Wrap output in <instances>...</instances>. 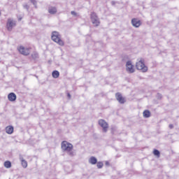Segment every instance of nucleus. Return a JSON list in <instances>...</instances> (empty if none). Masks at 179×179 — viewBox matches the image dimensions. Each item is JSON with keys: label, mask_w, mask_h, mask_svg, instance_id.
Instances as JSON below:
<instances>
[{"label": "nucleus", "mask_w": 179, "mask_h": 179, "mask_svg": "<svg viewBox=\"0 0 179 179\" xmlns=\"http://www.w3.org/2000/svg\"><path fill=\"white\" fill-rule=\"evenodd\" d=\"M136 67L138 71H141L142 72H148V66L145 65V60L143 59H141L136 64Z\"/></svg>", "instance_id": "2"}, {"label": "nucleus", "mask_w": 179, "mask_h": 179, "mask_svg": "<svg viewBox=\"0 0 179 179\" xmlns=\"http://www.w3.org/2000/svg\"><path fill=\"white\" fill-rule=\"evenodd\" d=\"M51 39L52 40V41H54L55 43H57V44H58L59 45H61L62 47L64 46L65 44L64 43V41L61 39V34H59V32L57 31H53L52 32Z\"/></svg>", "instance_id": "1"}, {"label": "nucleus", "mask_w": 179, "mask_h": 179, "mask_svg": "<svg viewBox=\"0 0 179 179\" xmlns=\"http://www.w3.org/2000/svg\"><path fill=\"white\" fill-rule=\"evenodd\" d=\"M29 1L31 3H32L34 6L35 8L37 9V1L36 0H29Z\"/></svg>", "instance_id": "22"}, {"label": "nucleus", "mask_w": 179, "mask_h": 179, "mask_svg": "<svg viewBox=\"0 0 179 179\" xmlns=\"http://www.w3.org/2000/svg\"><path fill=\"white\" fill-rule=\"evenodd\" d=\"M143 115L144 118H149V117H150V111L148 110H144Z\"/></svg>", "instance_id": "16"}, {"label": "nucleus", "mask_w": 179, "mask_h": 179, "mask_svg": "<svg viewBox=\"0 0 179 179\" xmlns=\"http://www.w3.org/2000/svg\"><path fill=\"white\" fill-rule=\"evenodd\" d=\"M115 98L120 104H124L126 101L125 98H124L122 94L120 92L115 94Z\"/></svg>", "instance_id": "9"}, {"label": "nucleus", "mask_w": 179, "mask_h": 179, "mask_svg": "<svg viewBox=\"0 0 179 179\" xmlns=\"http://www.w3.org/2000/svg\"><path fill=\"white\" fill-rule=\"evenodd\" d=\"M20 160L21 162L24 161V159L23 158V156H22V155H20Z\"/></svg>", "instance_id": "25"}, {"label": "nucleus", "mask_w": 179, "mask_h": 179, "mask_svg": "<svg viewBox=\"0 0 179 179\" xmlns=\"http://www.w3.org/2000/svg\"><path fill=\"white\" fill-rule=\"evenodd\" d=\"M6 134H8L9 135H11V134H13V126L6 127Z\"/></svg>", "instance_id": "12"}, {"label": "nucleus", "mask_w": 179, "mask_h": 179, "mask_svg": "<svg viewBox=\"0 0 179 179\" xmlns=\"http://www.w3.org/2000/svg\"><path fill=\"white\" fill-rule=\"evenodd\" d=\"M71 14L73 15V16H76V12L75 11H71Z\"/></svg>", "instance_id": "27"}, {"label": "nucleus", "mask_w": 179, "mask_h": 179, "mask_svg": "<svg viewBox=\"0 0 179 179\" xmlns=\"http://www.w3.org/2000/svg\"><path fill=\"white\" fill-rule=\"evenodd\" d=\"M62 149L64 152H71L73 149V145L68 141H63L62 143Z\"/></svg>", "instance_id": "4"}, {"label": "nucleus", "mask_w": 179, "mask_h": 179, "mask_svg": "<svg viewBox=\"0 0 179 179\" xmlns=\"http://www.w3.org/2000/svg\"><path fill=\"white\" fill-rule=\"evenodd\" d=\"M103 166H104V164H103V162H96V167H97L98 169H102V168H103Z\"/></svg>", "instance_id": "19"}, {"label": "nucleus", "mask_w": 179, "mask_h": 179, "mask_svg": "<svg viewBox=\"0 0 179 179\" xmlns=\"http://www.w3.org/2000/svg\"><path fill=\"white\" fill-rule=\"evenodd\" d=\"M21 163L24 169H26L27 167V162L26 160L21 162Z\"/></svg>", "instance_id": "23"}, {"label": "nucleus", "mask_w": 179, "mask_h": 179, "mask_svg": "<svg viewBox=\"0 0 179 179\" xmlns=\"http://www.w3.org/2000/svg\"><path fill=\"white\" fill-rule=\"evenodd\" d=\"M15 26H16V22L12 18H9L6 24L7 30H8V31H12V29Z\"/></svg>", "instance_id": "5"}, {"label": "nucleus", "mask_w": 179, "mask_h": 179, "mask_svg": "<svg viewBox=\"0 0 179 179\" xmlns=\"http://www.w3.org/2000/svg\"><path fill=\"white\" fill-rule=\"evenodd\" d=\"M18 51L22 55H29V54H30V50L29 48H25L23 46H20Z\"/></svg>", "instance_id": "8"}, {"label": "nucleus", "mask_w": 179, "mask_h": 179, "mask_svg": "<svg viewBox=\"0 0 179 179\" xmlns=\"http://www.w3.org/2000/svg\"><path fill=\"white\" fill-rule=\"evenodd\" d=\"M8 99L9 101H16V94H15L13 92H10L8 95Z\"/></svg>", "instance_id": "11"}, {"label": "nucleus", "mask_w": 179, "mask_h": 179, "mask_svg": "<svg viewBox=\"0 0 179 179\" xmlns=\"http://www.w3.org/2000/svg\"><path fill=\"white\" fill-rule=\"evenodd\" d=\"M67 152H68L69 156H71V157H73V156H75V152H73V151L71 150Z\"/></svg>", "instance_id": "24"}, {"label": "nucleus", "mask_w": 179, "mask_h": 179, "mask_svg": "<svg viewBox=\"0 0 179 179\" xmlns=\"http://www.w3.org/2000/svg\"><path fill=\"white\" fill-rule=\"evenodd\" d=\"M157 99H162V94H159V93H158V94H157Z\"/></svg>", "instance_id": "26"}, {"label": "nucleus", "mask_w": 179, "mask_h": 179, "mask_svg": "<svg viewBox=\"0 0 179 179\" xmlns=\"http://www.w3.org/2000/svg\"><path fill=\"white\" fill-rule=\"evenodd\" d=\"M153 155L155 156H157V157H160V151H159L158 150L155 149L153 150Z\"/></svg>", "instance_id": "18"}, {"label": "nucleus", "mask_w": 179, "mask_h": 179, "mask_svg": "<svg viewBox=\"0 0 179 179\" xmlns=\"http://www.w3.org/2000/svg\"><path fill=\"white\" fill-rule=\"evenodd\" d=\"M99 125L103 128V132H107L108 129V123L106 120L101 119L99 120Z\"/></svg>", "instance_id": "6"}, {"label": "nucleus", "mask_w": 179, "mask_h": 179, "mask_svg": "<svg viewBox=\"0 0 179 179\" xmlns=\"http://www.w3.org/2000/svg\"><path fill=\"white\" fill-rule=\"evenodd\" d=\"M0 16H1V13H0Z\"/></svg>", "instance_id": "32"}, {"label": "nucleus", "mask_w": 179, "mask_h": 179, "mask_svg": "<svg viewBox=\"0 0 179 179\" xmlns=\"http://www.w3.org/2000/svg\"><path fill=\"white\" fill-rule=\"evenodd\" d=\"M126 71H127L129 73H134L135 72L134 65H132V62L131 61H128L126 63Z\"/></svg>", "instance_id": "7"}, {"label": "nucleus", "mask_w": 179, "mask_h": 179, "mask_svg": "<svg viewBox=\"0 0 179 179\" xmlns=\"http://www.w3.org/2000/svg\"><path fill=\"white\" fill-rule=\"evenodd\" d=\"M106 164H108V162H106Z\"/></svg>", "instance_id": "31"}, {"label": "nucleus", "mask_w": 179, "mask_h": 179, "mask_svg": "<svg viewBox=\"0 0 179 179\" xmlns=\"http://www.w3.org/2000/svg\"><path fill=\"white\" fill-rule=\"evenodd\" d=\"M115 3H116L115 1H111V5L114 6V5H115Z\"/></svg>", "instance_id": "29"}, {"label": "nucleus", "mask_w": 179, "mask_h": 179, "mask_svg": "<svg viewBox=\"0 0 179 179\" xmlns=\"http://www.w3.org/2000/svg\"><path fill=\"white\" fill-rule=\"evenodd\" d=\"M22 6L24 9H26V10L29 12V10L30 9V6L27 5V3H24Z\"/></svg>", "instance_id": "21"}, {"label": "nucleus", "mask_w": 179, "mask_h": 179, "mask_svg": "<svg viewBox=\"0 0 179 179\" xmlns=\"http://www.w3.org/2000/svg\"><path fill=\"white\" fill-rule=\"evenodd\" d=\"M48 12L50 15H55L57 13V8L55 7H50L48 8Z\"/></svg>", "instance_id": "13"}, {"label": "nucleus", "mask_w": 179, "mask_h": 179, "mask_svg": "<svg viewBox=\"0 0 179 179\" xmlns=\"http://www.w3.org/2000/svg\"><path fill=\"white\" fill-rule=\"evenodd\" d=\"M52 78H54V79H57V78H59V71L57 70L53 71L52 73Z\"/></svg>", "instance_id": "15"}, {"label": "nucleus", "mask_w": 179, "mask_h": 179, "mask_svg": "<svg viewBox=\"0 0 179 179\" xmlns=\"http://www.w3.org/2000/svg\"><path fill=\"white\" fill-rule=\"evenodd\" d=\"M31 57H32L33 59H37V58H38V53L34 52L31 54Z\"/></svg>", "instance_id": "20"}, {"label": "nucleus", "mask_w": 179, "mask_h": 179, "mask_svg": "<svg viewBox=\"0 0 179 179\" xmlns=\"http://www.w3.org/2000/svg\"><path fill=\"white\" fill-rule=\"evenodd\" d=\"M67 96L69 97V99H71V94L68 93Z\"/></svg>", "instance_id": "30"}, {"label": "nucleus", "mask_w": 179, "mask_h": 179, "mask_svg": "<svg viewBox=\"0 0 179 179\" xmlns=\"http://www.w3.org/2000/svg\"><path fill=\"white\" fill-rule=\"evenodd\" d=\"M4 167H6V169H10V167H12V163L10 161H6L4 162Z\"/></svg>", "instance_id": "17"}, {"label": "nucleus", "mask_w": 179, "mask_h": 179, "mask_svg": "<svg viewBox=\"0 0 179 179\" xmlns=\"http://www.w3.org/2000/svg\"><path fill=\"white\" fill-rule=\"evenodd\" d=\"M131 24L134 27H139L141 24H142V22H141V20L138 18H133L131 20Z\"/></svg>", "instance_id": "10"}, {"label": "nucleus", "mask_w": 179, "mask_h": 179, "mask_svg": "<svg viewBox=\"0 0 179 179\" xmlns=\"http://www.w3.org/2000/svg\"><path fill=\"white\" fill-rule=\"evenodd\" d=\"M90 164H97V159L94 157H91L89 159Z\"/></svg>", "instance_id": "14"}, {"label": "nucleus", "mask_w": 179, "mask_h": 179, "mask_svg": "<svg viewBox=\"0 0 179 179\" xmlns=\"http://www.w3.org/2000/svg\"><path fill=\"white\" fill-rule=\"evenodd\" d=\"M90 17L92 23L94 24V26L97 27V26L100 25V20L99 19V17L97 16V14H96V13H91Z\"/></svg>", "instance_id": "3"}, {"label": "nucleus", "mask_w": 179, "mask_h": 179, "mask_svg": "<svg viewBox=\"0 0 179 179\" xmlns=\"http://www.w3.org/2000/svg\"><path fill=\"white\" fill-rule=\"evenodd\" d=\"M169 128H170V129H173V128H174V125H173V124H169Z\"/></svg>", "instance_id": "28"}]
</instances>
